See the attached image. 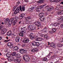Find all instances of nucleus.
<instances>
[{"mask_svg": "<svg viewBox=\"0 0 63 63\" xmlns=\"http://www.w3.org/2000/svg\"><path fill=\"white\" fill-rule=\"evenodd\" d=\"M5 20L6 22H8L9 20V18H7L5 19Z\"/></svg>", "mask_w": 63, "mask_h": 63, "instance_id": "obj_50", "label": "nucleus"}, {"mask_svg": "<svg viewBox=\"0 0 63 63\" xmlns=\"http://www.w3.org/2000/svg\"><path fill=\"white\" fill-rule=\"evenodd\" d=\"M19 11H20L19 8H17L16 9L15 11L14 12V14H15V15H16V14H17V13H18Z\"/></svg>", "mask_w": 63, "mask_h": 63, "instance_id": "obj_7", "label": "nucleus"}, {"mask_svg": "<svg viewBox=\"0 0 63 63\" xmlns=\"http://www.w3.org/2000/svg\"><path fill=\"white\" fill-rule=\"evenodd\" d=\"M11 34H12V32H11V31H9L7 33V36H11Z\"/></svg>", "mask_w": 63, "mask_h": 63, "instance_id": "obj_19", "label": "nucleus"}, {"mask_svg": "<svg viewBox=\"0 0 63 63\" xmlns=\"http://www.w3.org/2000/svg\"><path fill=\"white\" fill-rule=\"evenodd\" d=\"M14 59V57L12 55H11V56H10L9 58H7L8 60V61L9 62H11L13 60V59Z\"/></svg>", "mask_w": 63, "mask_h": 63, "instance_id": "obj_5", "label": "nucleus"}, {"mask_svg": "<svg viewBox=\"0 0 63 63\" xmlns=\"http://www.w3.org/2000/svg\"><path fill=\"white\" fill-rule=\"evenodd\" d=\"M59 41L60 43H62V42H63V40L62 39H60Z\"/></svg>", "mask_w": 63, "mask_h": 63, "instance_id": "obj_51", "label": "nucleus"}, {"mask_svg": "<svg viewBox=\"0 0 63 63\" xmlns=\"http://www.w3.org/2000/svg\"><path fill=\"white\" fill-rule=\"evenodd\" d=\"M15 57H16V58H20V55L19 53L17 54L16 55Z\"/></svg>", "mask_w": 63, "mask_h": 63, "instance_id": "obj_21", "label": "nucleus"}, {"mask_svg": "<svg viewBox=\"0 0 63 63\" xmlns=\"http://www.w3.org/2000/svg\"><path fill=\"white\" fill-rule=\"evenodd\" d=\"M47 28L45 27L44 28V29H43L42 30L44 32H47Z\"/></svg>", "mask_w": 63, "mask_h": 63, "instance_id": "obj_20", "label": "nucleus"}, {"mask_svg": "<svg viewBox=\"0 0 63 63\" xmlns=\"http://www.w3.org/2000/svg\"><path fill=\"white\" fill-rule=\"evenodd\" d=\"M45 19V17H42L40 18V20L41 21H44Z\"/></svg>", "mask_w": 63, "mask_h": 63, "instance_id": "obj_23", "label": "nucleus"}, {"mask_svg": "<svg viewBox=\"0 0 63 63\" xmlns=\"http://www.w3.org/2000/svg\"><path fill=\"white\" fill-rule=\"evenodd\" d=\"M60 4H62L63 5V1L61 2L60 3Z\"/></svg>", "mask_w": 63, "mask_h": 63, "instance_id": "obj_64", "label": "nucleus"}, {"mask_svg": "<svg viewBox=\"0 0 63 63\" xmlns=\"http://www.w3.org/2000/svg\"><path fill=\"white\" fill-rule=\"evenodd\" d=\"M44 37L45 39H46L47 40H48L49 38H48V36L47 34H46L44 35Z\"/></svg>", "mask_w": 63, "mask_h": 63, "instance_id": "obj_15", "label": "nucleus"}, {"mask_svg": "<svg viewBox=\"0 0 63 63\" xmlns=\"http://www.w3.org/2000/svg\"><path fill=\"white\" fill-rule=\"evenodd\" d=\"M42 60L43 61H47V59L46 57H45L42 59Z\"/></svg>", "mask_w": 63, "mask_h": 63, "instance_id": "obj_29", "label": "nucleus"}, {"mask_svg": "<svg viewBox=\"0 0 63 63\" xmlns=\"http://www.w3.org/2000/svg\"><path fill=\"white\" fill-rule=\"evenodd\" d=\"M58 13L59 15H62V12L61 11V10L59 11L58 12Z\"/></svg>", "mask_w": 63, "mask_h": 63, "instance_id": "obj_38", "label": "nucleus"}, {"mask_svg": "<svg viewBox=\"0 0 63 63\" xmlns=\"http://www.w3.org/2000/svg\"><path fill=\"white\" fill-rule=\"evenodd\" d=\"M36 26H35L31 25L29 26L28 27V29L29 30H30L31 31L34 30L35 29V28H36Z\"/></svg>", "mask_w": 63, "mask_h": 63, "instance_id": "obj_3", "label": "nucleus"}, {"mask_svg": "<svg viewBox=\"0 0 63 63\" xmlns=\"http://www.w3.org/2000/svg\"><path fill=\"white\" fill-rule=\"evenodd\" d=\"M47 5V4L45 3L44 4H43L42 5H41L39 6V7L40 9H42L44 8V7H45Z\"/></svg>", "mask_w": 63, "mask_h": 63, "instance_id": "obj_8", "label": "nucleus"}, {"mask_svg": "<svg viewBox=\"0 0 63 63\" xmlns=\"http://www.w3.org/2000/svg\"><path fill=\"white\" fill-rule=\"evenodd\" d=\"M60 18L62 21H63V16H61Z\"/></svg>", "mask_w": 63, "mask_h": 63, "instance_id": "obj_57", "label": "nucleus"}, {"mask_svg": "<svg viewBox=\"0 0 63 63\" xmlns=\"http://www.w3.org/2000/svg\"><path fill=\"white\" fill-rule=\"evenodd\" d=\"M11 24H10V23H8L7 27H10L11 26Z\"/></svg>", "mask_w": 63, "mask_h": 63, "instance_id": "obj_53", "label": "nucleus"}, {"mask_svg": "<svg viewBox=\"0 0 63 63\" xmlns=\"http://www.w3.org/2000/svg\"><path fill=\"white\" fill-rule=\"evenodd\" d=\"M50 1L51 2H54L56 1V0H51Z\"/></svg>", "mask_w": 63, "mask_h": 63, "instance_id": "obj_55", "label": "nucleus"}, {"mask_svg": "<svg viewBox=\"0 0 63 63\" xmlns=\"http://www.w3.org/2000/svg\"><path fill=\"white\" fill-rule=\"evenodd\" d=\"M16 3L17 4H18V5H19V4H20V1H18Z\"/></svg>", "mask_w": 63, "mask_h": 63, "instance_id": "obj_60", "label": "nucleus"}, {"mask_svg": "<svg viewBox=\"0 0 63 63\" xmlns=\"http://www.w3.org/2000/svg\"><path fill=\"white\" fill-rule=\"evenodd\" d=\"M39 9L40 8H39L38 7H36L35 10H36V12H39L40 11Z\"/></svg>", "mask_w": 63, "mask_h": 63, "instance_id": "obj_31", "label": "nucleus"}, {"mask_svg": "<svg viewBox=\"0 0 63 63\" xmlns=\"http://www.w3.org/2000/svg\"><path fill=\"white\" fill-rule=\"evenodd\" d=\"M45 14V13L43 12H41L40 13L39 15V17H43Z\"/></svg>", "mask_w": 63, "mask_h": 63, "instance_id": "obj_16", "label": "nucleus"}, {"mask_svg": "<svg viewBox=\"0 0 63 63\" xmlns=\"http://www.w3.org/2000/svg\"><path fill=\"white\" fill-rule=\"evenodd\" d=\"M26 20V22H25L26 23V24H29V23H30V22H29L27 20Z\"/></svg>", "mask_w": 63, "mask_h": 63, "instance_id": "obj_39", "label": "nucleus"}, {"mask_svg": "<svg viewBox=\"0 0 63 63\" xmlns=\"http://www.w3.org/2000/svg\"><path fill=\"white\" fill-rule=\"evenodd\" d=\"M62 20L60 18H59V19L57 20L58 22H60V21H62Z\"/></svg>", "mask_w": 63, "mask_h": 63, "instance_id": "obj_49", "label": "nucleus"}, {"mask_svg": "<svg viewBox=\"0 0 63 63\" xmlns=\"http://www.w3.org/2000/svg\"><path fill=\"white\" fill-rule=\"evenodd\" d=\"M4 52H5V53H7V52L8 53V52H9V51H8V49H6L5 50Z\"/></svg>", "mask_w": 63, "mask_h": 63, "instance_id": "obj_40", "label": "nucleus"}, {"mask_svg": "<svg viewBox=\"0 0 63 63\" xmlns=\"http://www.w3.org/2000/svg\"><path fill=\"white\" fill-rule=\"evenodd\" d=\"M50 47H52L53 48H55V44L54 43H51L50 44Z\"/></svg>", "mask_w": 63, "mask_h": 63, "instance_id": "obj_13", "label": "nucleus"}, {"mask_svg": "<svg viewBox=\"0 0 63 63\" xmlns=\"http://www.w3.org/2000/svg\"><path fill=\"white\" fill-rule=\"evenodd\" d=\"M55 56H54L53 55L52 56V58H54Z\"/></svg>", "mask_w": 63, "mask_h": 63, "instance_id": "obj_61", "label": "nucleus"}, {"mask_svg": "<svg viewBox=\"0 0 63 63\" xmlns=\"http://www.w3.org/2000/svg\"><path fill=\"white\" fill-rule=\"evenodd\" d=\"M22 11H22H25V6H22Z\"/></svg>", "mask_w": 63, "mask_h": 63, "instance_id": "obj_27", "label": "nucleus"}, {"mask_svg": "<svg viewBox=\"0 0 63 63\" xmlns=\"http://www.w3.org/2000/svg\"><path fill=\"white\" fill-rule=\"evenodd\" d=\"M21 7H22V6L21 5H20L19 6V9L21 11H22V9H21L22 8H21Z\"/></svg>", "mask_w": 63, "mask_h": 63, "instance_id": "obj_54", "label": "nucleus"}, {"mask_svg": "<svg viewBox=\"0 0 63 63\" xmlns=\"http://www.w3.org/2000/svg\"><path fill=\"white\" fill-rule=\"evenodd\" d=\"M23 53H27V51L26 50H23Z\"/></svg>", "mask_w": 63, "mask_h": 63, "instance_id": "obj_46", "label": "nucleus"}, {"mask_svg": "<svg viewBox=\"0 0 63 63\" xmlns=\"http://www.w3.org/2000/svg\"><path fill=\"white\" fill-rule=\"evenodd\" d=\"M44 39H42L41 38H38L37 39H36L35 40L37 41H41L42 40H44Z\"/></svg>", "mask_w": 63, "mask_h": 63, "instance_id": "obj_18", "label": "nucleus"}, {"mask_svg": "<svg viewBox=\"0 0 63 63\" xmlns=\"http://www.w3.org/2000/svg\"><path fill=\"white\" fill-rule=\"evenodd\" d=\"M34 24L37 26H39L41 25V23L39 21H36L34 23Z\"/></svg>", "mask_w": 63, "mask_h": 63, "instance_id": "obj_10", "label": "nucleus"}, {"mask_svg": "<svg viewBox=\"0 0 63 63\" xmlns=\"http://www.w3.org/2000/svg\"><path fill=\"white\" fill-rule=\"evenodd\" d=\"M36 8V6H34L33 7H32L31 8H29L28 10V11L29 12H32V11H34V9H35Z\"/></svg>", "mask_w": 63, "mask_h": 63, "instance_id": "obj_4", "label": "nucleus"}, {"mask_svg": "<svg viewBox=\"0 0 63 63\" xmlns=\"http://www.w3.org/2000/svg\"><path fill=\"white\" fill-rule=\"evenodd\" d=\"M56 29L54 28L52 29V32L53 33H55V31H56Z\"/></svg>", "mask_w": 63, "mask_h": 63, "instance_id": "obj_35", "label": "nucleus"}, {"mask_svg": "<svg viewBox=\"0 0 63 63\" xmlns=\"http://www.w3.org/2000/svg\"><path fill=\"white\" fill-rule=\"evenodd\" d=\"M44 0H40L37 1L38 3H41V4H43Z\"/></svg>", "mask_w": 63, "mask_h": 63, "instance_id": "obj_22", "label": "nucleus"}, {"mask_svg": "<svg viewBox=\"0 0 63 63\" xmlns=\"http://www.w3.org/2000/svg\"><path fill=\"white\" fill-rule=\"evenodd\" d=\"M58 24H59V23L56 22L53 24V25L54 26H57L58 25Z\"/></svg>", "mask_w": 63, "mask_h": 63, "instance_id": "obj_34", "label": "nucleus"}, {"mask_svg": "<svg viewBox=\"0 0 63 63\" xmlns=\"http://www.w3.org/2000/svg\"><path fill=\"white\" fill-rule=\"evenodd\" d=\"M61 28H63V24L61 25Z\"/></svg>", "mask_w": 63, "mask_h": 63, "instance_id": "obj_63", "label": "nucleus"}, {"mask_svg": "<svg viewBox=\"0 0 63 63\" xmlns=\"http://www.w3.org/2000/svg\"><path fill=\"white\" fill-rule=\"evenodd\" d=\"M17 59L18 61V63H19V62L21 61V59H20V58H18V59Z\"/></svg>", "mask_w": 63, "mask_h": 63, "instance_id": "obj_37", "label": "nucleus"}, {"mask_svg": "<svg viewBox=\"0 0 63 63\" xmlns=\"http://www.w3.org/2000/svg\"><path fill=\"white\" fill-rule=\"evenodd\" d=\"M17 7L16 6H14L13 7V11H15L16 10V9H17Z\"/></svg>", "mask_w": 63, "mask_h": 63, "instance_id": "obj_33", "label": "nucleus"}, {"mask_svg": "<svg viewBox=\"0 0 63 63\" xmlns=\"http://www.w3.org/2000/svg\"><path fill=\"white\" fill-rule=\"evenodd\" d=\"M16 33H13V34L12 35V36H16Z\"/></svg>", "mask_w": 63, "mask_h": 63, "instance_id": "obj_59", "label": "nucleus"}, {"mask_svg": "<svg viewBox=\"0 0 63 63\" xmlns=\"http://www.w3.org/2000/svg\"><path fill=\"white\" fill-rule=\"evenodd\" d=\"M31 17L30 16H28L26 18V19H25V20H29V19H30L31 18Z\"/></svg>", "mask_w": 63, "mask_h": 63, "instance_id": "obj_26", "label": "nucleus"}, {"mask_svg": "<svg viewBox=\"0 0 63 63\" xmlns=\"http://www.w3.org/2000/svg\"><path fill=\"white\" fill-rule=\"evenodd\" d=\"M14 62H16V63L17 62H18V61H17V59H14Z\"/></svg>", "mask_w": 63, "mask_h": 63, "instance_id": "obj_47", "label": "nucleus"}, {"mask_svg": "<svg viewBox=\"0 0 63 63\" xmlns=\"http://www.w3.org/2000/svg\"><path fill=\"white\" fill-rule=\"evenodd\" d=\"M62 46H63V44H60L58 45V47H61Z\"/></svg>", "mask_w": 63, "mask_h": 63, "instance_id": "obj_45", "label": "nucleus"}, {"mask_svg": "<svg viewBox=\"0 0 63 63\" xmlns=\"http://www.w3.org/2000/svg\"><path fill=\"white\" fill-rule=\"evenodd\" d=\"M10 41V39L8 40H5L4 41V42H5L6 43H7V42H9Z\"/></svg>", "mask_w": 63, "mask_h": 63, "instance_id": "obj_44", "label": "nucleus"}, {"mask_svg": "<svg viewBox=\"0 0 63 63\" xmlns=\"http://www.w3.org/2000/svg\"><path fill=\"white\" fill-rule=\"evenodd\" d=\"M6 55L7 57H8V58H9V57L11 56V54H10V53H7Z\"/></svg>", "mask_w": 63, "mask_h": 63, "instance_id": "obj_24", "label": "nucleus"}, {"mask_svg": "<svg viewBox=\"0 0 63 63\" xmlns=\"http://www.w3.org/2000/svg\"><path fill=\"white\" fill-rule=\"evenodd\" d=\"M13 20H14V19H13V18H11L9 20L10 22L11 21V23H12V22L13 21Z\"/></svg>", "mask_w": 63, "mask_h": 63, "instance_id": "obj_36", "label": "nucleus"}, {"mask_svg": "<svg viewBox=\"0 0 63 63\" xmlns=\"http://www.w3.org/2000/svg\"><path fill=\"white\" fill-rule=\"evenodd\" d=\"M30 39L31 40H33L34 39V37L33 36H31L30 37Z\"/></svg>", "mask_w": 63, "mask_h": 63, "instance_id": "obj_56", "label": "nucleus"}, {"mask_svg": "<svg viewBox=\"0 0 63 63\" xmlns=\"http://www.w3.org/2000/svg\"><path fill=\"white\" fill-rule=\"evenodd\" d=\"M16 24V22H15V21H14L12 23V25L13 26H14V25H15V24Z\"/></svg>", "mask_w": 63, "mask_h": 63, "instance_id": "obj_43", "label": "nucleus"}, {"mask_svg": "<svg viewBox=\"0 0 63 63\" xmlns=\"http://www.w3.org/2000/svg\"><path fill=\"white\" fill-rule=\"evenodd\" d=\"M20 39V37H17L16 38L15 40L16 42H19V39Z\"/></svg>", "mask_w": 63, "mask_h": 63, "instance_id": "obj_14", "label": "nucleus"}, {"mask_svg": "<svg viewBox=\"0 0 63 63\" xmlns=\"http://www.w3.org/2000/svg\"><path fill=\"white\" fill-rule=\"evenodd\" d=\"M36 42L34 41L32 43V45L33 46H36Z\"/></svg>", "mask_w": 63, "mask_h": 63, "instance_id": "obj_30", "label": "nucleus"}, {"mask_svg": "<svg viewBox=\"0 0 63 63\" xmlns=\"http://www.w3.org/2000/svg\"><path fill=\"white\" fill-rule=\"evenodd\" d=\"M29 41V39L28 38L25 39L23 40V42L25 43H28Z\"/></svg>", "mask_w": 63, "mask_h": 63, "instance_id": "obj_11", "label": "nucleus"}, {"mask_svg": "<svg viewBox=\"0 0 63 63\" xmlns=\"http://www.w3.org/2000/svg\"><path fill=\"white\" fill-rule=\"evenodd\" d=\"M31 57L32 58V59L33 60H35V59L34 58V55H32L31 56Z\"/></svg>", "mask_w": 63, "mask_h": 63, "instance_id": "obj_52", "label": "nucleus"}, {"mask_svg": "<svg viewBox=\"0 0 63 63\" xmlns=\"http://www.w3.org/2000/svg\"><path fill=\"white\" fill-rule=\"evenodd\" d=\"M38 48H36L32 50H31V51L33 52H36V51H38Z\"/></svg>", "mask_w": 63, "mask_h": 63, "instance_id": "obj_17", "label": "nucleus"}, {"mask_svg": "<svg viewBox=\"0 0 63 63\" xmlns=\"http://www.w3.org/2000/svg\"><path fill=\"white\" fill-rule=\"evenodd\" d=\"M2 28H3V25H1L0 26V30H3V29H2Z\"/></svg>", "mask_w": 63, "mask_h": 63, "instance_id": "obj_48", "label": "nucleus"}, {"mask_svg": "<svg viewBox=\"0 0 63 63\" xmlns=\"http://www.w3.org/2000/svg\"><path fill=\"white\" fill-rule=\"evenodd\" d=\"M39 45H40L39 43L38 42H36V46H37V47H38V46H39Z\"/></svg>", "mask_w": 63, "mask_h": 63, "instance_id": "obj_42", "label": "nucleus"}, {"mask_svg": "<svg viewBox=\"0 0 63 63\" xmlns=\"http://www.w3.org/2000/svg\"><path fill=\"white\" fill-rule=\"evenodd\" d=\"M7 46L9 47L10 48H12L13 47V44L10 42H8L7 43Z\"/></svg>", "mask_w": 63, "mask_h": 63, "instance_id": "obj_6", "label": "nucleus"}, {"mask_svg": "<svg viewBox=\"0 0 63 63\" xmlns=\"http://www.w3.org/2000/svg\"><path fill=\"white\" fill-rule=\"evenodd\" d=\"M51 54H50V53H49V54L47 55V56H50V55Z\"/></svg>", "mask_w": 63, "mask_h": 63, "instance_id": "obj_62", "label": "nucleus"}, {"mask_svg": "<svg viewBox=\"0 0 63 63\" xmlns=\"http://www.w3.org/2000/svg\"><path fill=\"white\" fill-rule=\"evenodd\" d=\"M48 33L50 34H52L53 33V32L52 31H48Z\"/></svg>", "mask_w": 63, "mask_h": 63, "instance_id": "obj_41", "label": "nucleus"}, {"mask_svg": "<svg viewBox=\"0 0 63 63\" xmlns=\"http://www.w3.org/2000/svg\"><path fill=\"white\" fill-rule=\"evenodd\" d=\"M54 8V7H49L47 8V11L48 12H50Z\"/></svg>", "mask_w": 63, "mask_h": 63, "instance_id": "obj_12", "label": "nucleus"}, {"mask_svg": "<svg viewBox=\"0 0 63 63\" xmlns=\"http://www.w3.org/2000/svg\"><path fill=\"white\" fill-rule=\"evenodd\" d=\"M23 59L26 62H30L29 61L30 59V58L29 57V56L26 55L24 56Z\"/></svg>", "mask_w": 63, "mask_h": 63, "instance_id": "obj_2", "label": "nucleus"}, {"mask_svg": "<svg viewBox=\"0 0 63 63\" xmlns=\"http://www.w3.org/2000/svg\"><path fill=\"white\" fill-rule=\"evenodd\" d=\"M21 30L20 31V32L19 33L20 36L22 37L23 36V33H25L26 30H25V27L21 28Z\"/></svg>", "mask_w": 63, "mask_h": 63, "instance_id": "obj_1", "label": "nucleus"}, {"mask_svg": "<svg viewBox=\"0 0 63 63\" xmlns=\"http://www.w3.org/2000/svg\"><path fill=\"white\" fill-rule=\"evenodd\" d=\"M14 50H17L18 49V48L17 46H15L14 47Z\"/></svg>", "mask_w": 63, "mask_h": 63, "instance_id": "obj_25", "label": "nucleus"}, {"mask_svg": "<svg viewBox=\"0 0 63 63\" xmlns=\"http://www.w3.org/2000/svg\"><path fill=\"white\" fill-rule=\"evenodd\" d=\"M16 54V53L15 52H12V54H11V55L13 56H14Z\"/></svg>", "mask_w": 63, "mask_h": 63, "instance_id": "obj_28", "label": "nucleus"}, {"mask_svg": "<svg viewBox=\"0 0 63 63\" xmlns=\"http://www.w3.org/2000/svg\"><path fill=\"white\" fill-rule=\"evenodd\" d=\"M24 1L25 2L28 3V1H29V0H24Z\"/></svg>", "mask_w": 63, "mask_h": 63, "instance_id": "obj_58", "label": "nucleus"}, {"mask_svg": "<svg viewBox=\"0 0 63 63\" xmlns=\"http://www.w3.org/2000/svg\"><path fill=\"white\" fill-rule=\"evenodd\" d=\"M19 51L20 53L22 54L23 52V49H21L19 50Z\"/></svg>", "mask_w": 63, "mask_h": 63, "instance_id": "obj_32", "label": "nucleus"}, {"mask_svg": "<svg viewBox=\"0 0 63 63\" xmlns=\"http://www.w3.org/2000/svg\"><path fill=\"white\" fill-rule=\"evenodd\" d=\"M19 16V18L20 19H21L25 16V14H22L20 15Z\"/></svg>", "mask_w": 63, "mask_h": 63, "instance_id": "obj_9", "label": "nucleus"}]
</instances>
